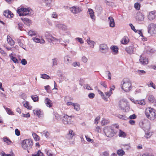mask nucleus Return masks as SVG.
<instances>
[{"label": "nucleus", "instance_id": "cd10ccee", "mask_svg": "<svg viewBox=\"0 0 156 156\" xmlns=\"http://www.w3.org/2000/svg\"><path fill=\"white\" fill-rule=\"evenodd\" d=\"M21 19L24 23L25 24L28 25H30L31 21L28 18L24 17H21Z\"/></svg>", "mask_w": 156, "mask_h": 156}, {"label": "nucleus", "instance_id": "bf43d9fd", "mask_svg": "<svg viewBox=\"0 0 156 156\" xmlns=\"http://www.w3.org/2000/svg\"><path fill=\"white\" fill-rule=\"evenodd\" d=\"M55 116L56 119L58 120H60L62 118L61 115L57 113L55 114Z\"/></svg>", "mask_w": 156, "mask_h": 156}, {"label": "nucleus", "instance_id": "473e14b6", "mask_svg": "<svg viewBox=\"0 0 156 156\" xmlns=\"http://www.w3.org/2000/svg\"><path fill=\"white\" fill-rule=\"evenodd\" d=\"M121 147L125 150H128L130 148V144H124L121 145Z\"/></svg>", "mask_w": 156, "mask_h": 156}, {"label": "nucleus", "instance_id": "6e6d98bb", "mask_svg": "<svg viewBox=\"0 0 156 156\" xmlns=\"http://www.w3.org/2000/svg\"><path fill=\"white\" fill-rule=\"evenodd\" d=\"M112 94V92H110L109 91V92H105V94L106 95V97L108 98H109L110 96Z\"/></svg>", "mask_w": 156, "mask_h": 156}, {"label": "nucleus", "instance_id": "39448f33", "mask_svg": "<svg viewBox=\"0 0 156 156\" xmlns=\"http://www.w3.org/2000/svg\"><path fill=\"white\" fill-rule=\"evenodd\" d=\"M31 9L30 8H20L17 10V12L20 16H25L29 14V13H31Z\"/></svg>", "mask_w": 156, "mask_h": 156}, {"label": "nucleus", "instance_id": "f704fd0d", "mask_svg": "<svg viewBox=\"0 0 156 156\" xmlns=\"http://www.w3.org/2000/svg\"><path fill=\"white\" fill-rule=\"evenodd\" d=\"M109 122V120L108 119L103 118L101 122V125L104 126L108 124Z\"/></svg>", "mask_w": 156, "mask_h": 156}, {"label": "nucleus", "instance_id": "a878e982", "mask_svg": "<svg viewBox=\"0 0 156 156\" xmlns=\"http://www.w3.org/2000/svg\"><path fill=\"white\" fill-rule=\"evenodd\" d=\"M33 40L35 42L37 43H40L42 44H44L45 42L44 40L42 38L40 39L38 38L35 37L33 39Z\"/></svg>", "mask_w": 156, "mask_h": 156}, {"label": "nucleus", "instance_id": "09e8293b", "mask_svg": "<svg viewBox=\"0 0 156 156\" xmlns=\"http://www.w3.org/2000/svg\"><path fill=\"white\" fill-rule=\"evenodd\" d=\"M32 136L35 140L38 141L40 139L39 136L35 133H33Z\"/></svg>", "mask_w": 156, "mask_h": 156}, {"label": "nucleus", "instance_id": "49530a36", "mask_svg": "<svg viewBox=\"0 0 156 156\" xmlns=\"http://www.w3.org/2000/svg\"><path fill=\"white\" fill-rule=\"evenodd\" d=\"M46 154L48 156H55V155L54 154L51 150H47L46 152Z\"/></svg>", "mask_w": 156, "mask_h": 156}, {"label": "nucleus", "instance_id": "0e129e2a", "mask_svg": "<svg viewBox=\"0 0 156 156\" xmlns=\"http://www.w3.org/2000/svg\"><path fill=\"white\" fill-rule=\"evenodd\" d=\"M18 29L21 30H23V24L21 23H19L18 24Z\"/></svg>", "mask_w": 156, "mask_h": 156}, {"label": "nucleus", "instance_id": "58836bf2", "mask_svg": "<svg viewBox=\"0 0 156 156\" xmlns=\"http://www.w3.org/2000/svg\"><path fill=\"white\" fill-rule=\"evenodd\" d=\"M3 107L4 108L8 114L11 115H14L13 112L11 111L10 109L6 108L5 106H3Z\"/></svg>", "mask_w": 156, "mask_h": 156}, {"label": "nucleus", "instance_id": "338daca9", "mask_svg": "<svg viewBox=\"0 0 156 156\" xmlns=\"http://www.w3.org/2000/svg\"><path fill=\"white\" fill-rule=\"evenodd\" d=\"M95 96V94L93 93H90L88 95V97L90 99H92L94 98Z\"/></svg>", "mask_w": 156, "mask_h": 156}, {"label": "nucleus", "instance_id": "603ef678", "mask_svg": "<svg viewBox=\"0 0 156 156\" xmlns=\"http://www.w3.org/2000/svg\"><path fill=\"white\" fill-rule=\"evenodd\" d=\"M126 134L125 133L120 130L119 132V136L125 137L126 136Z\"/></svg>", "mask_w": 156, "mask_h": 156}, {"label": "nucleus", "instance_id": "ea45409f", "mask_svg": "<svg viewBox=\"0 0 156 156\" xmlns=\"http://www.w3.org/2000/svg\"><path fill=\"white\" fill-rule=\"evenodd\" d=\"M37 34L36 31L33 30H30L28 32V34L31 37L36 35Z\"/></svg>", "mask_w": 156, "mask_h": 156}, {"label": "nucleus", "instance_id": "052dcab7", "mask_svg": "<svg viewBox=\"0 0 156 156\" xmlns=\"http://www.w3.org/2000/svg\"><path fill=\"white\" fill-rule=\"evenodd\" d=\"M152 135V133H151L149 132L148 133H146L144 136L147 138H149Z\"/></svg>", "mask_w": 156, "mask_h": 156}, {"label": "nucleus", "instance_id": "0eeeda50", "mask_svg": "<svg viewBox=\"0 0 156 156\" xmlns=\"http://www.w3.org/2000/svg\"><path fill=\"white\" fill-rule=\"evenodd\" d=\"M119 106L122 110L126 112L129 108V105L126 101L124 99L121 100L119 102Z\"/></svg>", "mask_w": 156, "mask_h": 156}, {"label": "nucleus", "instance_id": "1a4fd4ad", "mask_svg": "<svg viewBox=\"0 0 156 156\" xmlns=\"http://www.w3.org/2000/svg\"><path fill=\"white\" fill-rule=\"evenodd\" d=\"M109 48L106 44H102L99 45V51L102 53H106L108 51Z\"/></svg>", "mask_w": 156, "mask_h": 156}, {"label": "nucleus", "instance_id": "9d476101", "mask_svg": "<svg viewBox=\"0 0 156 156\" xmlns=\"http://www.w3.org/2000/svg\"><path fill=\"white\" fill-rule=\"evenodd\" d=\"M70 9L71 11L74 14L80 12L82 11L81 8L77 6L71 7L70 8Z\"/></svg>", "mask_w": 156, "mask_h": 156}, {"label": "nucleus", "instance_id": "680f3d73", "mask_svg": "<svg viewBox=\"0 0 156 156\" xmlns=\"http://www.w3.org/2000/svg\"><path fill=\"white\" fill-rule=\"evenodd\" d=\"M53 66H56L57 65V60L56 58L52 59Z\"/></svg>", "mask_w": 156, "mask_h": 156}, {"label": "nucleus", "instance_id": "f8f14e48", "mask_svg": "<svg viewBox=\"0 0 156 156\" xmlns=\"http://www.w3.org/2000/svg\"><path fill=\"white\" fill-rule=\"evenodd\" d=\"M156 16V11H152L149 12L148 15V19L150 20H152L154 19Z\"/></svg>", "mask_w": 156, "mask_h": 156}, {"label": "nucleus", "instance_id": "f3484780", "mask_svg": "<svg viewBox=\"0 0 156 156\" xmlns=\"http://www.w3.org/2000/svg\"><path fill=\"white\" fill-rule=\"evenodd\" d=\"M64 62L65 64L69 65L72 62L71 58L68 55H66L64 57Z\"/></svg>", "mask_w": 156, "mask_h": 156}, {"label": "nucleus", "instance_id": "c85d7f7f", "mask_svg": "<svg viewBox=\"0 0 156 156\" xmlns=\"http://www.w3.org/2000/svg\"><path fill=\"white\" fill-rule=\"evenodd\" d=\"M45 4V6L48 7L51 6V2L52 0H42Z\"/></svg>", "mask_w": 156, "mask_h": 156}, {"label": "nucleus", "instance_id": "7c9ffc66", "mask_svg": "<svg viewBox=\"0 0 156 156\" xmlns=\"http://www.w3.org/2000/svg\"><path fill=\"white\" fill-rule=\"evenodd\" d=\"M129 41L128 38L126 37H124L122 40L121 42L122 44H127Z\"/></svg>", "mask_w": 156, "mask_h": 156}, {"label": "nucleus", "instance_id": "7ed1b4c3", "mask_svg": "<svg viewBox=\"0 0 156 156\" xmlns=\"http://www.w3.org/2000/svg\"><path fill=\"white\" fill-rule=\"evenodd\" d=\"M155 110L151 107L147 108L145 110V114L146 117L151 120H154L156 118Z\"/></svg>", "mask_w": 156, "mask_h": 156}, {"label": "nucleus", "instance_id": "2eb2a0df", "mask_svg": "<svg viewBox=\"0 0 156 156\" xmlns=\"http://www.w3.org/2000/svg\"><path fill=\"white\" fill-rule=\"evenodd\" d=\"M139 125L142 128L147 129L149 128V123L148 122H146L145 121H142L140 122L139 123Z\"/></svg>", "mask_w": 156, "mask_h": 156}, {"label": "nucleus", "instance_id": "e433bc0d", "mask_svg": "<svg viewBox=\"0 0 156 156\" xmlns=\"http://www.w3.org/2000/svg\"><path fill=\"white\" fill-rule=\"evenodd\" d=\"M3 139L4 141L8 145H10L12 143L9 139L7 137H4Z\"/></svg>", "mask_w": 156, "mask_h": 156}, {"label": "nucleus", "instance_id": "2f4dec72", "mask_svg": "<svg viewBox=\"0 0 156 156\" xmlns=\"http://www.w3.org/2000/svg\"><path fill=\"white\" fill-rule=\"evenodd\" d=\"M98 93L101 95L102 98L105 101H108V98L105 97V95H104L103 93L100 90H98Z\"/></svg>", "mask_w": 156, "mask_h": 156}, {"label": "nucleus", "instance_id": "393cba45", "mask_svg": "<svg viewBox=\"0 0 156 156\" xmlns=\"http://www.w3.org/2000/svg\"><path fill=\"white\" fill-rule=\"evenodd\" d=\"M87 42L90 47L91 48H93L94 47V45L95 44V43L94 41L91 40L89 37H88L87 40Z\"/></svg>", "mask_w": 156, "mask_h": 156}, {"label": "nucleus", "instance_id": "79ce46f5", "mask_svg": "<svg viewBox=\"0 0 156 156\" xmlns=\"http://www.w3.org/2000/svg\"><path fill=\"white\" fill-rule=\"evenodd\" d=\"M32 156H44L43 153L41 152L40 150H38L35 154H32Z\"/></svg>", "mask_w": 156, "mask_h": 156}, {"label": "nucleus", "instance_id": "20e7f679", "mask_svg": "<svg viewBox=\"0 0 156 156\" xmlns=\"http://www.w3.org/2000/svg\"><path fill=\"white\" fill-rule=\"evenodd\" d=\"M33 145L32 141L30 139L23 140L22 142V147L24 149L27 150L28 152V150L32 148Z\"/></svg>", "mask_w": 156, "mask_h": 156}, {"label": "nucleus", "instance_id": "4d7b16f0", "mask_svg": "<svg viewBox=\"0 0 156 156\" xmlns=\"http://www.w3.org/2000/svg\"><path fill=\"white\" fill-rule=\"evenodd\" d=\"M140 5L138 3H136L134 4V7L137 10H139L140 9Z\"/></svg>", "mask_w": 156, "mask_h": 156}, {"label": "nucleus", "instance_id": "c03bdc74", "mask_svg": "<svg viewBox=\"0 0 156 156\" xmlns=\"http://www.w3.org/2000/svg\"><path fill=\"white\" fill-rule=\"evenodd\" d=\"M23 104L24 106L27 109H31V107L29 106L28 103L27 102H24L23 103Z\"/></svg>", "mask_w": 156, "mask_h": 156}, {"label": "nucleus", "instance_id": "3c124183", "mask_svg": "<svg viewBox=\"0 0 156 156\" xmlns=\"http://www.w3.org/2000/svg\"><path fill=\"white\" fill-rule=\"evenodd\" d=\"M117 117L120 119L123 120H126L128 119V118L126 117L125 115H117Z\"/></svg>", "mask_w": 156, "mask_h": 156}, {"label": "nucleus", "instance_id": "a18cd8bd", "mask_svg": "<svg viewBox=\"0 0 156 156\" xmlns=\"http://www.w3.org/2000/svg\"><path fill=\"white\" fill-rule=\"evenodd\" d=\"M41 78L44 79H48L50 78V76L46 74H43L41 75Z\"/></svg>", "mask_w": 156, "mask_h": 156}, {"label": "nucleus", "instance_id": "4c0bfd02", "mask_svg": "<svg viewBox=\"0 0 156 156\" xmlns=\"http://www.w3.org/2000/svg\"><path fill=\"white\" fill-rule=\"evenodd\" d=\"M117 153L119 156H123L125 154V151L122 149H119L117 151Z\"/></svg>", "mask_w": 156, "mask_h": 156}, {"label": "nucleus", "instance_id": "b1692460", "mask_svg": "<svg viewBox=\"0 0 156 156\" xmlns=\"http://www.w3.org/2000/svg\"><path fill=\"white\" fill-rule=\"evenodd\" d=\"M144 15L141 13H139L137 14L136 16V20L139 21H141L144 20Z\"/></svg>", "mask_w": 156, "mask_h": 156}, {"label": "nucleus", "instance_id": "8fccbe9b", "mask_svg": "<svg viewBox=\"0 0 156 156\" xmlns=\"http://www.w3.org/2000/svg\"><path fill=\"white\" fill-rule=\"evenodd\" d=\"M32 99L34 102L37 101H38V97L37 95H32L31 97Z\"/></svg>", "mask_w": 156, "mask_h": 156}, {"label": "nucleus", "instance_id": "e2e57ef3", "mask_svg": "<svg viewBox=\"0 0 156 156\" xmlns=\"http://www.w3.org/2000/svg\"><path fill=\"white\" fill-rule=\"evenodd\" d=\"M129 26L130 27L131 29L133 30L135 33L137 32V30H136L134 26L132 24L130 23L129 24Z\"/></svg>", "mask_w": 156, "mask_h": 156}, {"label": "nucleus", "instance_id": "a19ab883", "mask_svg": "<svg viewBox=\"0 0 156 156\" xmlns=\"http://www.w3.org/2000/svg\"><path fill=\"white\" fill-rule=\"evenodd\" d=\"M74 109L77 111H79L80 109V105L76 103L73 104Z\"/></svg>", "mask_w": 156, "mask_h": 156}, {"label": "nucleus", "instance_id": "5701e85b", "mask_svg": "<svg viewBox=\"0 0 156 156\" xmlns=\"http://www.w3.org/2000/svg\"><path fill=\"white\" fill-rule=\"evenodd\" d=\"M44 103L48 107L50 108L52 106V101L48 98H45L44 100Z\"/></svg>", "mask_w": 156, "mask_h": 156}, {"label": "nucleus", "instance_id": "774afa93", "mask_svg": "<svg viewBox=\"0 0 156 156\" xmlns=\"http://www.w3.org/2000/svg\"><path fill=\"white\" fill-rule=\"evenodd\" d=\"M2 156H14V154L12 153L11 154H6L4 152L2 153Z\"/></svg>", "mask_w": 156, "mask_h": 156}, {"label": "nucleus", "instance_id": "6e6552de", "mask_svg": "<svg viewBox=\"0 0 156 156\" xmlns=\"http://www.w3.org/2000/svg\"><path fill=\"white\" fill-rule=\"evenodd\" d=\"M74 117L73 115L69 116L67 114H65L62 117V122L65 125L71 124L72 122L71 120L72 118Z\"/></svg>", "mask_w": 156, "mask_h": 156}, {"label": "nucleus", "instance_id": "a211bd4d", "mask_svg": "<svg viewBox=\"0 0 156 156\" xmlns=\"http://www.w3.org/2000/svg\"><path fill=\"white\" fill-rule=\"evenodd\" d=\"M33 112L34 114L38 116L39 117H42L43 116V112L40 109L34 110H33Z\"/></svg>", "mask_w": 156, "mask_h": 156}, {"label": "nucleus", "instance_id": "864d4df0", "mask_svg": "<svg viewBox=\"0 0 156 156\" xmlns=\"http://www.w3.org/2000/svg\"><path fill=\"white\" fill-rule=\"evenodd\" d=\"M11 59L15 63H18L19 61L16 57L12 56L11 57Z\"/></svg>", "mask_w": 156, "mask_h": 156}, {"label": "nucleus", "instance_id": "69168bd1", "mask_svg": "<svg viewBox=\"0 0 156 156\" xmlns=\"http://www.w3.org/2000/svg\"><path fill=\"white\" fill-rule=\"evenodd\" d=\"M100 118V116H98L94 120V123L96 124H97L98 123V121H99Z\"/></svg>", "mask_w": 156, "mask_h": 156}, {"label": "nucleus", "instance_id": "c756f323", "mask_svg": "<svg viewBox=\"0 0 156 156\" xmlns=\"http://www.w3.org/2000/svg\"><path fill=\"white\" fill-rule=\"evenodd\" d=\"M7 41L9 44L11 46H13L15 42L9 36H8L7 37Z\"/></svg>", "mask_w": 156, "mask_h": 156}, {"label": "nucleus", "instance_id": "f257e3e1", "mask_svg": "<svg viewBox=\"0 0 156 156\" xmlns=\"http://www.w3.org/2000/svg\"><path fill=\"white\" fill-rule=\"evenodd\" d=\"M119 128V126L117 124L112 126H107L105 127L104 132L107 137H111L116 134L117 132V130Z\"/></svg>", "mask_w": 156, "mask_h": 156}, {"label": "nucleus", "instance_id": "dca6fc26", "mask_svg": "<svg viewBox=\"0 0 156 156\" xmlns=\"http://www.w3.org/2000/svg\"><path fill=\"white\" fill-rule=\"evenodd\" d=\"M139 61L140 63L143 65H146L148 63L147 58L142 56H140Z\"/></svg>", "mask_w": 156, "mask_h": 156}, {"label": "nucleus", "instance_id": "aec40b11", "mask_svg": "<svg viewBox=\"0 0 156 156\" xmlns=\"http://www.w3.org/2000/svg\"><path fill=\"white\" fill-rule=\"evenodd\" d=\"M55 27L59 29L63 30H65L67 29V26L63 24H58L56 25Z\"/></svg>", "mask_w": 156, "mask_h": 156}, {"label": "nucleus", "instance_id": "ddd939ff", "mask_svg": "<svg viewBox=\"0 0 156 156\" xmlns=\"http://www.w3.org/2000/svg\"><path fill=\"white\" fill-rule=\"evenodd\" d=\"M108 21L110 27H115V24L114 19L112 17L109 16L108 17Z\"/></svg>", "mask_w": 156, "mask_h": 156}, {"label": "nucleus", "instance_id": "37998d69", "mask_svg": "<svg viewBox=\"0 0 156 156\" xmlns=\"http://www.w3.org/2000/svg\"><path fill=\"white\" fill-rule=\"evenodd\" d=\"M147 85L149 87H153L154 89H155V85L152 81L149 82L147 84Z\"/></svg>", "mask_w": 156, "mask_h": 156}, {"label": "nucleus", "instance_id": "423d86ee", "mask_svg": "<svg viewBox=\"0 0 156 156\" xmlns=\"http://www.w3.org/2000/svg\"><path fill=\"white\" fill-rule=\"evenodd\" d=\"M45 37L48 42L52 43H58L60 42L58 39L53 37L49 32H47L45 33Z\"/></svg>", "mask_w": 156, "mask_h": 156}, {"label": "nucleus", "instance_id": "72a5a7b5", "mask_svg": "<svg viewBox=\"0 0 156 156\" xmlns=\"http://www.w3.org/2000/svg\"><path fill=\"white\" fill-rule=\"evenodd\" d=\"M134 103L138 104L141 105H144L145 104V102L144 100H142L140 101L136 100L134 102Z\"/></svg>", "mask_w": 156, "mask_h": 156}, {"label": "nucleus", "instance_id": "f03ea898", "mask_svg": "<svg viewBox=\"0 0 156 156\" xmlns=\"http://www.w3.org/2000/svg\"><path fill=\"white\" fill-rule=\"evenodd\" d=\"M121 87L122 89L125 92H129L132 88L130 80L126 78L124 79L121 82Z\"/></svg>", "mask_w": 156, "mask_h": 156}, {"label": "nucleus", "instance_id": "c9c22d12", "mask_svg": "<svg viewBox=\"0 0 156 156\" xmlns=\"http://www.w3.org/2000/svg\"><path fill=\"white\" fill-rule=\"evenodd\" d=\"M148 100L149 102L151 103L154 102L155 101V98L152 95H150L149 96Z\"/></svg>", "mask_w": 156, "mask_h": 156}, {"label": "nucleus", "instance_id": "6ab92c4d", "mask_svg": "<svg viewBox=\"0 0 156 156\" xmlns=\"http://www.w3.org/2000/svg\"><path fill=\"white\" fill-rule=\"evenodd\" d=\"M17 40L20 46L24 49L26 50V47L24 44V40L23 39H20L19 38L17 39Z\"/></svg>", "mask_w": 156, "mask_h": 156}, {"label": "nucleus", "instance_id": "bb28decb", "mask_svg": "<svg viewBox=\"0 0 156 156\" xmlns=\"http://www.w3.org/2000/svg\"><path fill=\"white\" fill-rule=\"evenodd\" d=\"M111 49L114 55L117 54L118 51V48L117 46H113L111 47Z\"/></svg>", "mask_w": 156, "mask_h": 156}, {"label": "nucleus", "instance_id": "5fc2aeb1", "mask_svg": "<svg viewBox=\"0 0 156 156\" xmlns=\"http://www.w3.org/2000/svg\"><path fill=\"white\" fill-rule=\"evenodd\" d=\"M136 118V116L135 114H133L130 115L128 119L130 120L135 119Z\"/></svg>", "mask_w": 156, "mask_h": 156}, {"label": "nucleus", "instance_id": "4be33fe9", "mask_svg": "<svg viewBox=\"0 0 156 156\" xmlns=\"http://www.w3.org/2000/svg\"><path fill=\"white\" fill-rule=\"evenodd\" d=\"M87 13L90 15V18L93 20V21L94 20H95V17L94 15V12L92 9H88Z\"/></svg>", "mask_w": 156, "mask_h": 156}, {"label": "nucleus", "instance_id": "9b49d317", "mask_svg": "<svg viewBox=\"0 0 156 156\" xmlns=\"http://www.w3.org/2000/svg\"><path fill=\"white\" fill-rule=\"evenodd\" d=\"M134 49V46L133 44L130 46L126 47L125 50L129 54L131 55L133 53Z\"/></svg>", "mask_w": 156, "mask_h": 156}, {"label": "nucleus", "instance_id": "13d9d810", "mask_svg": "<svg viewBox=\"0 0 156 156\" xmlns=\"http://www.w3.org/2000/svg\"><path fill=\"white\" fill-rule=\"evenodd\" d=\"M142 156H154V155L152 154L146 152L143 154Z\"/></svg>", "mask_w": 156, "mask_h": 156}, {"label": "nucleus", "instance_id": "4468645a", "mask_svg": "<svg viewBox=\"0 0 156 156\" xmlns=\"http://www.w3.org/2000/svg\"><path fill=\"white\" fill-rule=\"evenodd\" d=\"M75 135V133L72 129H69L68 134L66 135V137L68 139H72L73 136Z\"/></svg>", "mask_w": 156, "mask_h": 156}, {"label": "nucleus", "instance_id": "412c9836", "mask_svg": "<svg viewBox=\"0 0 156 156\" xmlns=\"http://www.w3.org/2000/svg\"><path fill=\"white\" fill-rule=\"evenodd\" d=\"M3 15L6 17L9 18H12L14 16L13 14L9 10L5 11Z\"/></svg>", "mask_w": 156, "mask_h": 156}, {"label": "nucleus", "instance_id": "de8ad7c7", "mask_svg": "<svg viewBox=\"0 0 156 156\" xmlns=\"http://www.w3.org/2000/svg\"><path fill=\"white\" fill-rule=\"evenodd\" d=\"M156 25L154 23H151L147 27L148 30V32H149L151 29L153 27H155Z\"/></svg>", "mask_w": 156, "mask_h": 156}]
</instances>
